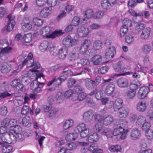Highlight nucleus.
I'll return each mask as SVG.
<instances>
[{"instance_id": "obj_1", "label": "nucleus", "mask_w": 153, "mask_h": 153, "mask_svg": "<svg viewBox=\"0 0 153 153\" xmlns=\"http://www.w3.org/2000/svg\"><path fill=\"white\" fill-rule=\"evenodd\" d=\"M36 78L30 83V87L31 89L35 94H37L41 91V89L43 87L44 83L40 82L37 79L39 78L43 77L44 75L42 73H36Z\"/></svg>"}, {"instance_id": "obj_2", "label": "nucleus", "mask_w": 153, "mask_h": 153, "mask_svg": "<svg viewBox=\"0 0 153 153\" xmlns=\"http://www.w3.org/2000/svg\"><path fill=\"white\" fill-rule=\"evenodd\" d=\"M51 28L49 26L44 27L43 29H41L40 31V33L43 36H46L47 38H54L62 34L61 30H55L51 34L49 33L51 32Z\"/></svg>"}, {"instance_id": "obj_3", "label": "nucleus", "mask_w": 153, "mask_h": 153, "mask_svg": "<svg viewBox=\"0 0 153 153\" xmlns=\"http://www.w3.org/2000/svg\"><path fill=\"white\" fill-rule=\"evenodd\" d=\"M114 70L115 72L124 73H120L117 75V76H124L126 75L132 74V72L129 71L126 72L124 71L125 68H124V64L122 61H119L117 63L114 64Z\"/></svg>"}, {"instance_id": "obj_4", "label": "nucleus", "mask_w": 153, "mask_h": 153, "mask_svg": "<svg viewBox=\"0 0 153 153\" xmlns=\"http://www.w3.org/2000/svg\"><path fill=\"white\" fill-rule=\"evenodd\" d=\"M22 131L21 127L19 125H16L11 126L10 128L9 132L8 135L9 136L12 135L13 137L15 136V134H18V139L19 141H22L24 139V135L21 134Z\"/></svg>"}, {"instance_id": "obj_5", "label": "nucleus", "mask_w": 153, "mask_h": 153, "mask_svg": "<svg viewBox=\"0 0 153 153\" xmlns=\"http://www.w3.org/2000/svg\"><path fill=\"white\" fill-rule=\"evenodd\" d=\"M103 120H104V118L102 116L99 114L96 115V120H97V121L99 122L97 123V128H96V130L97 129L98 132H100L101 134H105L106 133V132L104 130L103 124L100 122Z\"/></svg>"}, {"instance_id": "obj_6", "label": "nucleus", "mask_w": 153, "mask_h": 153, "mask_svg": "<svg viewBox=\"0 0 153 153\" xmlns=\"http://www.w3.org/2000/svg\"><path fill=\"white\" fill-rule=\"evenodd\" d=\"M77 32L78 36L80 37H85L89 33L88 29L83 26H79L77 29Z\"/></svg>"}, {"instance_id": "obj_7", "label": "nucleus", "mask_w": 153, "mask_h": 153, "mask_svg": "<svg viewBox=\"0 0 153 153\" xmlns=\"http://www.w3.org/2000/svg\"><path fill=\"white\" fill-rule=\"evenodd\" d=\"M94 114L95 112L93 110H89L84 113L83 118L85 122H89L93 119Z\"/></svg>"}, {"instance_id": "obj_8", "label": "nucleus", "mask_w": 153, "mask_h": 153, "mask_svg": "<svg viewBox=\"0 0 153 153\" xmlns=\"http://www.w3.org/2000/svg\"><path fill=\"white\" fill-rule=\"evenodd\" d=\"M76 40L73 39L70 36H67L63 40V44L65 46L69 45L71 47L76 44Z\"/></svg>"}, {"instance_id": "obj_9", "label": "nucleus", "mask_w": 153, "mask_h": 153, "mask_svg": "<svg viewBox=\"0 0 153 153\" xmlns=\"http://www.w3.org/2000/svg\"><path fill=\"white\" fill-rule=\"evenodd\" d=\"M116 53V49L114 47L112 46L108 48L105 53V57L108 59L113 58Z\"/></svg>"}, {"instance_id": "obj_10", "label": "nucleus", "mask_w": 153, "mask_h": 153, "mask_svg": "<svg viewBox=\"0 0 153 153\" xmlns=\"http://www.w3.org/2000/svg\"><path fill=\"white\" fill-rule=\"evenodd\" d=\"M7 17L9 19V22L6 26V29L8 32H9L13 30L15 24V20L12 18L11 14H9Z\"/></svg>"}, {"instance_id": "obj_11", "label": "nucleus", "mask_w": 153, "mask_h": 153, "mask_svg": "<svg viewBox=\"0 0 153 153\" xmlns=\"http://www.w3.org/2000/svg\"><path fill=\"white\" fill-rule=\"evenodd\" d=\"M118 86L121 88L127 87L128 85V79L124 78H120L117 81Z\"/></svg>"}, {"instance_id": "obj_12", "label": "nucleus", "mask_w": 153, "mask_h": 153, "mask_svg": "<svg viewBox=\"0 0 153 153\" xmlns=\"http://www.w3.org/2000/svg\"><path fill=\"white\" fill-rule=\"evenodd\" d=\"M123 105V100L120 98H117L115 100L114 105V111H119Z\"/></svg>"}, {"instance_id": "obj_13", "label": "nucleus", "mask_w": 153, "mask_h": 153, "mask_svg": "<svg viewBox=\"0 0 153 153\" xmlns=\"http://www.w3.org/2000/svg\"><path fill=\"white\" fill-rule=\"evenodd\" d=\"M11 65L7 62L3 63L1 66V71L2 73H7L8 72L11 70Z\"/></svg>"}, {"instance_id": "obj_14", "label": "nucleus", "mask_w": 153, "mask_h": 153, "mask_svg": "<svg viewBox=\"0 0 153 153\" xmlns=\"http://www.w3.org/2000/svg\"><path fill=\"white\" fill-rule=\"evenodd\" d=\"M117 113L118 116L120 118H125L128 115L129 112V110L127 108H121L119 110Z\"/></svg>"}, {"instance_id": "obj_15", "label": "nucleus", "mask_w": 153, "mask_h": 153, "mask_svg": "<svg viewBox=\"0 0 153 153\" xmlns=\"http://www.w3.org/2000/svg\"><path fill=\"white\" fill-rule=\"evenodd\" d=\"M151 31V29L149 27L146 28L143 30L141 33L140 37L143 40L147 39L149 37Z\"/></svg>"}, {"instance_id": "obj_16", "label": "nucleus", "mask_w": 153, "mask_h": 153, "mask_svg": "<svg viewBox=\"0 0 153 153\" xmlns=\"http://www.w3.org/2000/svg\"><path fill=\"white\" fill-rule=\"evenodd\" d=\"M12 50V48L10 47H5L1 49L0 51V54L2 55L1 56L0 59L4 60L7 59V57L4 54L9 53Z\"/></svg>"}, {"instance_id": "obj_17", "label": "nucleus", "mask_w": 153, "mask_h": 153, "mask_svg": "<svg viewBox=\"0 0 153 153\" xmlns=\"http://www.w3.org/2000/svg\"><path fill=\"white\" fill-rule=\"evenodd\" d=\"M140 135V132L137 128H135L132 130L131 132L130 138L133 140L138 138Z\"/></svg>"}, {"instance_id": "obj_18", "label": "nucleus", "mask_w": 153, "mask_h": 153, "mask_svg": "<svg viewBox=\"0 0 153 153\" xmlns=\"http://www.w3.org/2000/svg\"><path fill=\"white\" fill-rule=\"evenodd\" d=\"M31 65L30 66V67H32L33 66H35L33 68V69L30 70V71L32 72H36V73H40L38 70L36 69L39 68L40 67V65L39 62H37L36 61L33 60V62H32Z\"/></svg>"}, {"instance_id": "obj_19", "label": "nucleus", "mask_w": 153, "mask_h": 153, "mask_svg": "<svg viewBox=\"0 0 153 153\" xmlns=\"http://www.w3.org/2000/svg\"><path fill=\"white\" fill-rule=\"evenodd\" d=\"M115 89V86L113 83L108 84L107 86L105 91L106 94L109 95L111 94L113 92Z\"/></svg>"}, {"instance_id": "obj_20", "label": "nucleus", "mask_w": 153, "mask_h": 153, "mask_svg": "<svg viewBox=\"0 0 153 153\" xmlns=\"http://www.w3.org/2000/svg\"><path fill=\"white\" fill-rule=\"evenodd\" d=\"M146 108L145 103H143L142 102L138 103L137 105L136 109L138 111L143 112L146 111Z\"/></svg>"}, {"instance_id": "obj_21", "label": "nucleus", "mask_w": 153, "mask_h": 153, "mask_svg": "<svg viewBox=\"0 0 153 153\" xmlns=\"http://www.w3.org/2000/svg\"><path fill=\"white\" fill-rule=\"evenodd\" d=\"M23 125L26 127H29L31 125V122L30 117L28 116H26L22 120Z\"/></svg>"}, {"instance_id": "obj_22", "label": "nucleus", "mask_w": 153, "mask_h": 153, "mask_svg": "<svg viewBox=\"0 0 153 153\" xmlns=\"http://www.w3.org/2000/svg\"><path fill=\"white\" fill-rule=\"evenodd\" d=\"M85 85L88 88H92L96 86L95 82L89 78L86 79L85 81Z\"/></svg>"}, {"instance_id": "obj_23", "label": "nucleus", "mask_w": 153, "mask_h": 153, "mask_svg": "<svg viewBox=\"0 0 153 153\" xmlns=\"http://www.w3.org/2000/svg\"><path fill=\"white\" fill-rule=\"evenodd\" d=\"M90 45V41L88 40H85L80 48V51L83 52H85L88 48Z\"/></svg>"}, {"instance_id": "obj_24", "label": "nucleus", "mask_w": 153, "mask_h": 153, "mask_svg": "<svg viewBox=\"0 0 153 153\" xmlns=\"http://www.w3.org/2000/svg\"><path fill=\"white\" fill-rule=\"evenodd\" d=\"M6 127L4 126H2L0 127V139H1L5 143H7V142L5 140V137H4V134H5V133L6 132Z\"/></svg>"}, {"instance_id": "obj_25", "label": "nucleus", "mask_w": 153, "mask_h": 153, "mask_svg": "<svg viewBox=\"0 0 153 153\" xmlns=\"http://www.w3.org/2000/svg\"><path fill=\"white\" fill-rule=\"evenodd\" d=\"M85 72L84 71H82L81 72H80L79 73H77L76 74H74L73 75L74 76H76V75H79L80 74H82L85 73ZM62 74L64 75H65L67 76H71L73 75V73L72 71L70 70H68L67 71H63L62 72Z\"/></svg>"}, {"instance_id": "obj_26", "label": "nucleus", "mask_w": 153, "mask_h": 153, "mask_svg": "<svg viewBox=\"0 0 153 153\" xmlns=\"http://www.w3.org/2000/svg\"><path fill=\"white\" fill-rule=\"evenodd\" d=\"M87 129L85 127V124L83 123L77 126L75 129V131L76 133H79L80 132Z\"/></svg>"}, {"instance_id": "obj_27", "label": "nucleus", "mask_w": 153, "mask_h": 153, "mask_svg": "<svg viewBox=\"0 0 153 153\" xmlns=\"http://www.w3.org/2000/svg\"><path fill=\"white\" fill-rule=\"evenodd\" d=\"M151 49V45L149 44H146L143 45L142 48V51L143 53L147 54L150 52Z\"/></svg>"}, {"instance_id": "obj_28", "label": "nucleus", "mask_w": 153, "mask_h": 153, "mask_svg": "<svg viewBox=\"0 0 153 153\" xmlns=\"http://www.w3.org/2000/svg\"><path fill=\"white\" fill-rule=\"evenodd\" d=\"M142 2V0H129L128 2V5L131 8H133L138 3H140Z\"/></svg>"}, {"instance_id": "obj_29", "label": "nucleus", "mask_w": 153, "mask_h": 153, "mask_svg": "<svg viewBox=\"0 0 153 153\" xmlns=\"http://www.w3.org/2000/svg\"><path fill=\"white\" fill-rule=\"evenodd\" d=\"M2 148V152L3 153H9L12 150V147L9 145H4L1 146Z\"/></svg>"}, {"instance_id": "obj_30", "label": "nucleus", "mask_w": 153, "mask_h": 153, "mask_svg": "<svg viewBox=\"0 0 153 153\" xmlns=\"http://www.w3.org/2000/svg\"><path fill=\"white\" fill-rule=\"evenodd\" d=\"M48 42L46 41H43L41 43L39 46V48L42 51L44 52L47 49H49V46H48Z\"/></svg>"}, {"instance_id": "obj_31", "label": "nucleus", "mask_w": 153, "mask_h": 153, "mask_svg": "<svg viewBox=\"0 0 153 153\" xmlns=\"http://www.w3.org/2000/svg\"><path fill=\"white\" fill-rule=\"evenodd\" d=\"M145 118L143 116H139L136 122V125L138 126H140L144 123L145 121Z\"/></svg>"}, {"instance_id": "obj_32", "label": "nucleus", "mask_w": 153, "mask_h": 153, "mask_svg": "<svg viewBox=\"0 0 153 153\" xmlns=\"http://www.w3.org/2000/svg\"><path fill=\"white\" fill-rule=\"evenodd\" d=\"M113 121L114 118L111 116H108L104 118L103 123L105 125H108L111 124Z\"/></svg>"}, {"instance_id": "obj_33", "label": "nucleus", "mask_w": 153, "mask_h": 153, "mask_svg": "<svg viewBox=\"0 0 153 153\" xmlns=\"http://www.w3.org/2000/svg\"><path fill=\"white\" fill-rule=\"evenodd\" d=\"M67 53L66 51L62 49H61L59 51L58 56L61 59H64L66 57Z\"/></svg>"}, {"instance_id": "obj_34", "label": "nucleus", "mask_w": 153, "mask_h": 153, "mask_svg": "<svg viewBox=\"0 0 153 153\" xmlns=\"http://www.w3.org/2000/svg\"><path fill=\"white\" fill-rule=\"evenodd\" d=\"M124 131V129L120 126H119L118 128L114 129L113 134L114 136H117L120 135V134L122 133Z\"/></svg>"}, {"instance_id": "obj_35", "label": "nucleus", "mask_w": 153, "mask_h": 153, "mask_svg": "<svg viewBox=\"0 0 153 153\" xmlns=\"http://www.w3.org/2000/svg\"><path fill=\"white\" fill-rule=\"evenodd\" d=\"M49 14V8L48 7H45L43 8L40 12V15L43 18L47 17Z\"/></svg>"}, {"instance_id": "obj_36", "label": "nucleus", "mask_w": 153, "mask_h": 153, "mask_svg": "<svg viewBox=\"0 0 153 153\" xmlns=\"http://www.w3.org/2000/svg\"><path fill=\"white\" fill-rule=\"evenodd\" d=\"M73 125V121L72 120H69L65 121L63 126V128L65 129L69 128Z\"/></svg>"}, {"instance_id": "obj_37", "label": "nucleus", "mask_w": 153, "mask_h": 153, "mask_svg": "<svg viewBox=\"0 0 153 153\" xmlns=\"http://www.w3.org/2000/svg\"><path fill=\"white\" fill-rule=\"evenodd\" d=\"M101 4L102 8L105 9H109L110 6H111V4L108 0H103L101 1Z\"/></svg>"}, {"instance_id": "obj_38", "label": "nucleus", "mask_w": 153, "mask_h": 153, "mask_svg": "<svg viewBox=\"0 0 153 153\" xmlns=\"http://www.w3.org/2000/svg\"><path fill=\"white\" fill-rule=\"evenodd\" d=\"M77 134L76 133H70L66 136V138L70 141L74 140L77 138Z\"/></svg>"}, {"instance_id": "obj_39", "label": "nucleus", "mask_w": 153, "mask_h": 153, "mask_svg": "<svg viewBox=\"0 0 153 153\" xmlns=\"http://www.w3.org/2000/svg\"><path fill=\"white\" fill-rule=\"evenodd\" d=\"M140 84L139 82L137 81L136 83H131L130 85V90L133 91H135L138 87L140 85Z\"/></svg>"}, {"instance_id": "obj_40", "label": "nucleus", "mask_w": 153, "mask_h": 153, "mask_svg": "<svg viewBox=\"0 0 153 153\" xmlns=\"http://www.w3.org/2000/svg\"><path fill=\"white\" fill-rule=\"evenodd\" d=\"M146 136L147 139L151 140L153 139V130L152 129H149L145 131Z\"/></svg>"}, {"instance_id": "obj_41", "label": "nucleus", "mask_w": 153, "mask_h": 153, "mask_svg": "<svg viewBox=\"0 0 153 153\" xmlns=\"http://www.w3.org/2000/svg\"><path fill=\"white\" fill-rule=\"evenodd\" d=\"M50 53L53 56H56L58 54L59 51L56 47L49 46Z\"/></svg>"}, {"instance_id": "obj_42", "label": "nucleus", "mask_w": 153, "mask_h": 153, "mask_svg": "<svg viewBox=\"0 0 153 153\" xmlns=\"http://www.w3.org/2000/svg\"><path fill=\"white\" fill-rule=\"evenodd\" d=\"M99 94L100 95V93L99 92H96V99L98 100H100L102 104L103 105H105L106 103H107V102L108 100V98L107 97H102L101 96H100V98L98 97L97 96V95H98Z\"/></svg>"}, {"instance_id": "obj_43", "label": "nucleus", "mask_w": 153, "mask_h": 153, "mask_svg": "<svg viewBox=\"0 0 153 153\" xmlns=\"http://www.w3.org/2000/svg\"><path fill=\"white\" fill-rule=\"evenodd\" d=\"M94 15L93 10L89 9L87 10L85 15V17L88 19L91 18Z\"/></svg>"}, {"instance_id": "obj_44", "label": "nucleus", "mask_w": 153, "mask_h": 153, "mask_svg": "<svg viewBox=\"0 0 153 153\" xmlns=\"http://www.w3.org/2000/svg\"><path fill=\"white\" fill-rule=\"evenodd\" d=\"M33 22L35 25L37 26H40L42 25L43 21L40 19L35 18L33 19Z\"/></svg>"}, {"instance_id": "obj_45", "label": "nucleus", "mask_w": 153, "mask_h": 153, "mask_svg": "<svg viewBox=\"0 0 153 153\" xmlns=\"http://www.w3.org/2000/svg\"><path fill=\"white\" fill-rule=\"evenodd\" d=\"M145 25L141 23L137 24L135 26V29L137 33L139 32L143 29L145 27Z\"/></svg>"}, {"instance_id": "obj_46", "label": "nucleus", "mask_w": 153, "mask_h": 153, "mask_svg": "<svg viewBox=\"0 0 153 153\" xmlns=\"http://www.w3.org/2000/svg\"><path fill=\"white\" fill-rule=\"evenodd\" d=\"M127 97L129 99H132L135 96L136 94L135 91H133L131 90L126 92Z\"/></svg>"}, {"instance_id": "obj_47", "label": "nucleus", "mask_w": 153, "mask_h": 153, "mask_svg": "<svg viewBox=\"0 0 153 153\" xmlns=\"http://www.w3.org/2000/svg\"><path fill=\"white\" fill-rule=\"evenodd\" d=\"M128 27L122 26L120 29V34L121 37L123 36L128 31Z\"/></svg>"}, {"instance_id": "obj_48", "label": "nucleus", "mask_w": 153, "mask_h": 153, "mask_svg": "<svg viewBox=\"0 0 153 153\" xmlns=\"http://www.w3.org/2000/svg\"><path fill=\"white\" fill-rule=\"evenodd\" d=\"M138 15L139 16H143L146 18L149 17L150 16L149 12L147 11H143L140 12L138 13Z\"/></svg>"}, {"instance_id": "obj_49", "label": "nucleus", "mask_w": 153, "mask_h": 153, "mask_svg": "<svg viewBox=\"0 0 153 153\" xmlns=\"http://www.w3.org/2000/svg\"><path fill=\"white\" fill-rule=\"evenodd\" d=\"M151 126V124L149 122H144L142 126V128L143 131H146L151 129L150 128Z\"/></svg>"}, {"instance_id": "obj_50", "label": "nucleus", "mask_w": 153, "mask_h": 153, "mask_svg": "<svg viewBox=\"0 0 153 153\" xmlns=\"http://www.w3.org/2000/svg\"><path fill=\"white\" fill-rule=\"evenodd\" d=\"M123 26L127 27H131L132 24L131 21L127 19H124L123 21Z\"/></svg>"}, {"instance_id": "obj_51", "label": "nucleus", "mask_w": 153, "mask_h": 153, "mask_svg": "<svg viewBox=\"0 0 153 153\" xmlns=\"http://www.w3.org/2000/svg\"><path fill=\"white\" fill-rule=\"evenodd\" d=\"M11 94L9 93L8 91H5L0 93V100L5 98L8 97H10Z\"/></svg>"}, {"instance_id": "obj_52", "label": "nucleus", "mask_w": 153, "mask_h": 153, "mask_svg": "<svg viewBox=\"0 0 153 153\" xmlns=\"http://www.w3.org/2000/svg\"><path fill=\"white\" fill-rule=\"evenodd\" d=\"M125 40L127 43L130 44L132 43L134 40V37L131 35L129 34L126 36Z\"/></svg>"}, {"instance_id": "obj_53", "label": "nucleus", "mask_w": 153, "mask_h": 153, "mask_svg": "<svg viewBox=\"0 0 153 153\" xmlns=\"http://www.w3.org/2000/svg\"><path fill=\"white\" fill-rule=\"evenodd\" d=\"M76 82V80L74 79L73 78H70L69 79L67 83L68 87L69 88H71L75 83Z\"/></svg>"}, {"instance_id": "obj_54", "label": "nucleus", "mask_w": 153, "mask_h": 153, "mask_svg": "<svg viewBox=\"0 0 153 153\" xmlns=\"http://www.w3.org/2000/svg\"><path fill=\"white\" fill-rule=\"evenodd\" d=\"M83 91L82 88L79 85L76 86L74 88L73 92H75L77 94H80L82 93Z\"/></svg>"}, {"instance_id": "obj_55", "label": "nucleus", "mask_w": 153, "mask_h": 153, "mask_svg": "<svg viewBox=\"0 0 153 153\" xmlns=\"http://www.w3.org/2000/svg\"><path fill=\"white\" fill-rule=\"evenodd\" d=\"M48 0H36V4L39 7L44 6L47 2Z\"/></svg>"}, {"instance_id": "obj_56", "label": "nucleus", "mask_w": 153, "mask_h": 153, "mask_svg": "<svg viewBox=\"0 0 153 153\" xmlns=\"http://www.w3.org/2000/svg\"><path fill=\"white\" fill-rule=\"evenodd\" d=\"M105 62L102 60V57L101 56L96 54V65H101Z\"/></svg>"}, {"instance_id": "obj_57", "label": "nucleus", "mask_w": 153, "mask_h": 153, "mask_svg": "<svg viewBox=\"0 0 153 153\" xmlns=\"http://www.w3.org/2000/svg\"><path fill=\"white\" fill-rule=\"evenodd\" d=\"M108 68L107 66H103L102 67L99 68L98 71L99 73L104 74H105L108 71Z\"/></svg>"}, {"instance_id": "obj_58", "label": "nucleus", "mask_w": 153, "mask_h": 153, "mask_svg": "<svg viewBox=\"0 0 153 153\" xmlns=\"http://www.w3.org/2000/svg\"><path fill=\"white\" fill-rule=\"evenodd\" d=\"M72 22L74 26H76L78 25L80 23L79 18L76 16H74L72 19Z\"/></svg>"}, {"instance_id": "obj_59", "label": "nucleus", "mask_w": 153, "mask_h": 153, "mask_svg": "<svg viewBox=\"0 0 153 153\" xmlns=\"http://www.w3.org/2000/svg\"><path fill=\"white\" fill-rule=\"evenodd\" d=\"M68 147V149L73 150L75 149L77 147L76 143H68L67 144Z\"/></svg>"}, {"instance_id": "obj_60", "label": "nucleus", "mask_w": 153, "mask_h": 153, "mask_svg": "<svg viewBox=\"0 0 153 153\" xmlns=\"http://www.w3.org/2000/svg\"><path fill=\"white\" fill-rule=\"evenodd\" d=\"M7 112V108L6 106H4L1 108L0 109V113L3 115H5Z\"/></svg>"}, {"instance_id": "obj_61", "label": "nucleus", "mask_w": 153, "mask_h": 153, "mask_svg": "<svg viewBox=\"0 0 153 153\" xmlns=\"http://www.w3.org/2000/svg\"><path fill=\"white\" fill-rule=\"evenodd\" d=\"M10 121V119L9 118H5L1 123L2 126L7 127L9 125Z\"/></svg>"}, {"instance_id": "obj_62", "label": "nucleus", "mask_w": 153, "mask_h": 153, "mask_svg": "<svg viewBox=\"0 0 153 153\" xmlns=\"http://www.w3.org/2000/svg\"><path fill=\"white\" fill-rule=\"evenodd\" d=\"M80 135L82 137L85 138L89 134L88 129H85L80 132Z\"/></svg>"}, {"instance_id": "obj_63", "label": "nucleus", "mask_w": 153, "mask_h": 153, "mask_svg": "<svg viewBox=\"0 0 153 153\" xmlns=\"http://www.w3.org/2000/svg\"><path fill=\"white\" fill-rule=\"evenodd\" d=\"M74 8V5L68 4L65 7V10L68 13H69Z\"/></svg>"}, {"instance_id": "obj_64", "label": "nucleus", "mask_w": 153, "mask_h": 153, "mask_svg": "<svg viewBox=\"0 0 153 153\" xmlns=\"http://www.w3.org/2000/svg\"><path fill=\"white\" fill-rule=\"evenodd\" d=\"M57 3V0H48L47 2V3L48 5L51 7L55 6Z\"/></svg>"}]
</instances>
